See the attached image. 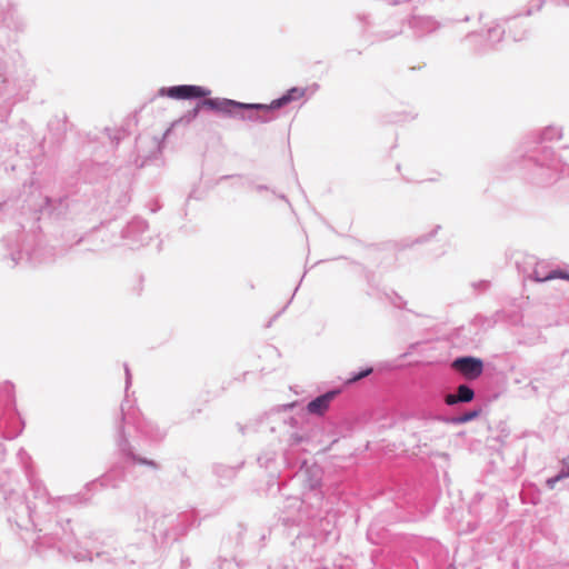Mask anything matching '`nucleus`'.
I'll use <instances>...</instances> for the list:
<instances>
[{"mask_svg":"<svg viewBox=\"0 0 569 569\" xmlns=\"http://www.w3.org/2000/svg\"><path fill=\"white\" fill-rule=\"evenodd\" d=\"M451 369L467 381L478 379L483 372V361L472 356H462L452 360Z\"/></svg>","mask_w":569,"mask_h":569,"instance_id":"7","label":"nucleus"},{"mask_svg":"<svg viewBox=\"0 0 569 569\" xmlns=\"http://www.w3.org/2000/svg\"><path fill=\"white\" fill-rule=\"evenodd\" d=\"M306 90H307L306 88H300V87H293V88L289 89L280 98L274 99L272 101L273 108H276V110H278L279 108H281L292 101L300 100L301 98L305 97Z\"/></svg>","mask_w":569,"mask_h":569,"instance_id":"14","label":"nucleus"},{"mask_svg":"<svg viewBox=\"0 0 569 569\" xmlns=\"http://www.w3.org/2000/svg\"><path fill=\"white\" fill-rule=\"evenodd\" d=\"M46 539V537L43 538H38L37 542H36V546H37V549L39 550L40 549V546L43 543L42 540Z\"/></svg>","mask_w":569,"mask_h":569,"instance_id":"27","label":"nucleus"},{"mask_svg":"<svg viewBox=\"0 0 569 569\" xmlns=\"http://www.w3.org/2000/svg\"><path fill=\"white\" fill-rule=\"evenodd\" d=\"M480 415V409H472L463 412L462 415H458L449 418L447 421L452 425H462L468 421L476 419Z\"/></svg>","mask_w":569,"mask_h":569,"instance_id":"16","label":"nucleus"},{"mask_svg":"<svg viewBox=\"0 0 569 569\" xmlns=\"http://www.w3.org/2000/svg\"><path fill=\"white\" fill-rule=\"evenodd\" d=\"M124 426L134 427L136 431L143 438L150 441H160L166 437V430L161 429L153 421L144 418L141 412L134 408L129 400L121 403V420L118 426L117 446L120 453L123 456L126 463H140L148 466L152 469H158L159 466L156 461L139 457L133 453L132 448L126 437Z\"/></svg>","mask_w":569,"mask_h":569,"instance_id":"2","label":"nucleus"},{"mask_svg":"<svg viewBox=\"0 0 569 569\" xmlns=\"http://www.w3.org/2000/svg\"><path fill=\"white\" fill-rule=\"evenodd\" d=\"M296 442L300 441V438L298 436L292 437Z\"/></svg>","mask_w":569,"mask_h":569,"instance_id":"32","label":"nucleus"},{"mask_svg":"<svg viewBox=\"0 0 569 569\" xmlns=\"http://www.w3.org/2000/svg\"><path fill=\"white\" fill-rule=\"evenodd\" d=\"M124 372H126V391H127L131 385V372H130L128 365H124Z\"/></svg>","mask_w":569,"mask_h":569,"instance_id":"22","label":"nucleus"},{"mask_svg":"<svg viewBox=\"0 0 569 569\" xmlns=\"http://www.w3.org/2000/svg\"><path fill=\"white\" fill-rule=\"evenodd\" d=\"M562 479H565V475H560L558 472V475H556L555 477L547 479L546 485L550 490H552L556 487V483Z\"/></svg>","mask_w":569,"mask_h":569,"instance_id":"19","label":"nucleus"},{"mask_svg":"<svg viewBox=\"0 0 569 569\" xmlns=\"http://www.w3.org/2000/svg\"><path fill=\"white\" fill-rule=\"evenodd\" d=\"M203 100L204 99L200 100L193 109H191L188 112H186L182 116L181 121H183L186 123H190V122H192L198 117L201 107H207L208 108L207 104L202 103Z\"/></svg>","mask_w":569,"mask_h":569,"instance_id":"17","label":"nucleus"},{"mask_svg":"<svg viewBox=\"0 0 569 569\" xmlns=\"http://www.w3.org/2000/svg\"><path fill=\"white\" fill-rule=\"evenodd\" d=\"M139 529L143 531L153 530L157 527L156 516L147 509L138 513Z\"/></svg>","mask_w":569,"mask_h":569,"instance_id":"15","label":"nucleus"},{"mask_svg":"<svg viewBox=\"0 0 569 569\" xmlns=\"http://www.w3.org/2000/svg\"><path fill=\"white\" fill-rule=\"evenodd\" d=\"M493 30H495L493 28H489L487 31L488 36H490Z\"/></svg>","mask_w":569,"mask_h":569,"instance_id":"31","label":"nucleus"},{"mask_svg":"<svg viewBox=\"0 0 569 569\" xmlns=\"http://www.w3.org/2000/svg\"><path fill=\"white\" fill-rule=\"evenodd\" d=\"M29 482L30 490L14 507V521L20 528L27 527L28 523L34 528L42 526L58 512L62 502L61 498H51L40 480L30 477Z\"/></svg>","mask_w":569,"mask_h":569,"instance_id":"3","label":"nucleus"},{"mask_svg":"<svg viewBox=\"0 0 569 569\" xmlns=\"http://www.w3.org/2000/svg\"><path fill=\"white\" fill-rule=\"evenodd\" d=\"M254 189H256L257 191H262V190H267V187H266V186H263V184H258V186H256V187H254Z\"/></svg>","mask_w":569,"mask_h":569,"instance_id":"29","label":"nucleus"},{"mask_svg":"<svg viewBox=\"0 0 569 569\" xmlns=\"http://www.w3.org/2000/svg\"><path fill=\"white\" fill-rule=\"evenodd\" d=\"M289 502H290V507H292V508H300V507H301V505H302V502L300 501V499H299V498H296V497H295V498L289 499Z\"/></svg>","mask_w":569,"mask_h":569,"instance_id":"23","label":"nucleus"},{"mask_svg":"<svg viewBox=\"0 0 569 569\" xmlns=\"http://www.w3.org/2000/svg\"><path fill=\"white\" fill-rule=\"evenodd\" d=\"M537 282H545L552 279H567L569 273L560 270H548V264L545 262H536L532 273L529 274Z\"/></svg>","mask_w":569,"mask_h":569,"instance_id":"10","label":"nucleus"},{"mask_svg":"<svg viewBox=\"0 0 569 569\" xmlns=\"http://www.w3.org/2000/svg\"><path fill=\"white\" fill-rule=\"evenodd\" d=\"M559 4H566L569 6V0H557Z\"/></svg>","mask_w":569,"mask_h":569,"instance_id":"30","label":"nucleus"},{"mask_svg":"<svg viewBox=\"0 0 569 569\" xmlns=\"http://www.w3.org/2000/svg\"><path fill=\"white\" fill-rule=\"evenodd\" d=\"M472 287L476 291L482 292V291H486L490 287V282L487 280H480L478 282H473Z\"/></svg>","mask_w":569,"mask_h":569,"instance_id":"20","label":"nucleus"},{"mask_svg":"<svg viewBox=\"0 0 569 569\" xmlns=\"http://www.w3.org/2000/svg\"><path fill=\"white\" fill-rule=\"evenodd\" d=\"M475 398V390L467 383H461L457 387L456 391L445 396V403L447 406H456L458 403L471 402Z\"/></svg>","mask_w":569,"mask_h":569,"instance_id":"11","label":"nucleus"},{"mask_svg":"<svg viewBox=\"0 0 569 569\" xmlns=\"http://www.w3.org/2000/svg\"><path fill=\"white\" fill-rule=\"evenodd\" d=\"M122 238L131 249L144 246L150 240L148 223L140 218L132 219L122 230Z\"/></svg>","mask_w":569,"mask_h":569,"instance_id":"6","label":"nucleus"},{"mask_svg":"<svg viewBox=\"0 0 569 569\" xmlns=\"http://www.w3.org/2000/svg\"><path fill=\"white\" fill-rule=\"evenodd\" d=\"M202 103L210 110L251 122L266 123L277 118V110L272 102L270 104L243 103L227 98H207Z\"/></svg>","mask_w":569,"mask_h":569,"instance_id":"4","label":"nucleus"},{"mask_svg":"<svg viewBox=\"0 0 569 569\" xmlns=\"http://www.w3.org/2000/svg\"><path fill=\"white\" fill-rule=\"evenodd\" d=\"M50 546L57 547L59 550H61V547L58 545V542L56 540H53V538H50Z\"/></svg>","mask_w":569,"mask_h":569,"instance_id":"25","label":"nucleus"},{"mask_svg":"<svg viewBox=\"0 0 569 569\" xmlns=\"http://www.w3.org/2000/svg\"><path fill=\"white\" fill-rule=\"evenodd\" d=\"M561 137V128L550 126L523 143L526 166L536 169L537 182L547 183L556 180L559 176H569V166L560 159H556L552 151L545 146V142L559 140Z\"/></svg>","mask_w":569,"mask_h":569,"instance_id":"1","label":"nucleus"},{"mask_svg":"<svg viewBox=\"0 0 569 569\" xmlns=\"http://www.w3.org/2000/svg\"><path fill=\"white\" fill-rule=\"evenodd\" d=\"M339 393V390H330L326 393L315 398L307 405L309 413L322 416L329 408L330 402Z\"/></svg>","mask_w":569,"mask_h":569,"instance_id":"12","label":"nucleus"},{"mask_svg":"<svg viewBox=\"0 0 569 569\" xmlns=\"http://www.w3.org/2000/svg\"><path fill=\"white\" fill-rule=\"evenodd\" d=\"M559 473L565 475V478L569 477V457L563 460V465Z\"/></svg>","mask_w":569,"mask_h":569,"instance_id":"21","label":"nucleus"},{"mask_svg":"<svg viewBox=\"0 0 569 569\" xmlns=\"http://www.w3.org/2000/svg\"><path fill=\"white\" fill-rule=\"evenodd\" d=\"M372 372V368H367V369H363L361 370L360 372L358 373H355L351 378L348 379V382L351 383V382H356L362 378H366L368 377L370 373Z\"/></svg>","mask_w":569,"mask_h":569,"instance_id":"18","label":"nucleus"},{"mask_svg":"<svg viewBox=\"0 0 569 569\" xmlns=\"http://www.w3.org/2000/svg\"><path fill=\"white\" fill-rule=\"evenodd\" d=\"M211 93L207 88L196 84H179L159 90L160 96H167L177 100H190L206 98Z\"/></svg>","mask_w":569,"mask_h":569,"instance_id":"8","label":"nucleus"},{"mask_svg":"<svg viewBox=\"0 0 569 569\" xmlns=\"http://www.w3.org/2000/svg\"><path fill=\"white\" fill-rule=\"evenodd\" d=\"M393 305L398 308H401L402 305H401V298L400 297H397V301H393Z\"/></svg>","mask_w":569,"mask_h":569,"instance_id":"28","label":"nucleus"},{"mask_svg":"<svg viewBox=\"0 0 569 569\" xmlns=\"http://www.w3.org/2000/svg\"><path fill=\"white\" fill-rule=\"evenodd\" d=\"M181 566L184 567V568L189 567L190 566V560L188 558L187 559H182L181 560Z\"/></svg>","mask_w":569,"mask_h":569,"instance_id":"26","label":"nucleus"},{"mask_svg":"<svg viewBox=\"0 0 569 569\" xmlns=\"http://www.w3.org/2000/svg\"><path fill=\"white\" fill-rule=\"evenodd\" d=\"M124 480V471L122 466L112 467L102 476L100 485L103 487L117 488Z\"/></svg>","mask_w":569,"mask_h":569,"instance_id":"13","label":"nucleus"},{"mask_svg":"<svg viewBox=\"0 0 569 569\" xmlns=\"http://www.w3.org/2000/svg\"><path fill=\"white\" fill-rule=\"evenodd\" d=\"M283 521L287 522V523H295V522H298L300 521V518H296V517H286L283 518Z\"/></svg>","mask_w":569,"mask_h":569,"instance_id":"24","label":"nucleus"},{"mask_svg":"<svg viewBox=\"0 0 569 569\" xmlns=\"http://www.w3.org/2000/svg\"><path fill=\"white\" fill-rule=\"evenodd\" d=\"M7 250L9 253L10 266L19 264H38L49 260L43 254V248H31V242H26V237L12 240L10 237L4 238Z\"/></svg>","mask_w":569,"mask_h":569,"instance_id":"5","label":"nucleus"},{"mask_svg":"<svg viewBox=\"0 0 569 569\" xmlns=\"http://www.w3.org/2000/svg\"><path fill=\"white\" fill-rule=\"evenodd\" d=\"M408 27L417 37H423L440 28V23L430 16L413 13L408 20Z\"/></svg>","mask_w":569,"mask_h":569,"instance_id":"9","label":"nucleus"}]
</instances>
